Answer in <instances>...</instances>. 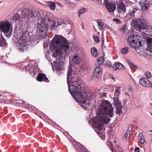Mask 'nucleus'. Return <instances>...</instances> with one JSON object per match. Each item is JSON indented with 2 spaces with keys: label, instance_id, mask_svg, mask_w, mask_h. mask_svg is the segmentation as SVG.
Here are the masks:
<instances>
[{
  "label": "nucleus",
  "instance_id": "obj_39",
  "mask_svg": "<svg viewBox=\"0 0 152 152\" xmlns=\"http://www.w3.org/2000/svg\"><path fill=\"white\" fill-rule=\"evenodd\" d=\"M106 65L107 66L109 67H112V64L110 61L107 62L106 63Z\"/></svg>",
  "mask_w": 152,
  "mask_h": 152
},
{
  "label": "nucleus",
  "instance_id": "obj_12",
  "mask_svg": "<svg viewBox=\"0 0 152 152\" xmlns=\"http://www.w3.org/2000/svg\"><path fill=\"white\" fill-rule=\"evenodd\" d=\"M142 10V11H148L150 5V2L148 0L142 1L140 2Z\"/></svg>",
  "mask_w": 152,
  "mask_h": 152
},
{
  "label": "nucleus",
  "instance_id": "obj_8",
  "mask_svg": "<svg viewBox=\"0 0 152 152\" xmlns=\"http://www.w3.org/2000/svg\"><path fill=\"white\" fill-rule=\"evenodd\" d=\"M140 39V36L134 32H132L128 38V44L130 47L136 49L138 48L137 40Z\"/></svg>",
  "mask_w": 152,
  "mask_h": 152
},
{
  "label": "nucleus",
  "instance_id": "obj_40",
  "mask_svg": "<svg viewBox=\"0 0 152 152\" xmlns=\"http://www.w3.org/2000/svg\"><path fill=\"white\" fill-rule=\"evenodd\" d=\"M139 150L140 148H136L134 150L135 152H140Z\"/></svg>",
  "mask_w": 152,
  "mask_h": 152
},
{
  "label": "nucleus",
  "instance_id": "obj_11",
  "mask_svg": "<svg viewBox=\"0 0 152 152\" xmlns=\"http://www.w3.org/2000/svg\"><path fill=\"white\" fill-rule=\"evenodd\" d=\"M48 21L49 22L50 26H51L52 30L58 26H61L63 23L62 21H55L53 18L48 19Z\"/></svg>",
  "mask_w": 152,
  "mask_h": 152
},
{
  "label": "nucleus",
  "instance_id": "obj_16",
  "mask_svg": "<svg viewBox=\"0 0 152 152\" xmlns=\"http://www.w3.org/2000/svg\"><path fill=\"white\" fill-rule=\"evenodd\" d=\"M26 69L27 70L29 71V72L31 73L32 72L34 75H36L38 71L37 66H32L29 64L26 67Z\"/></svg>",
  "mask_w": 152,
  "mask_h": 152
},
{
  "label": "nucleus",
  "instance_id": "obj_26",
  "mask_svg": "<svg viewBox=\"0 0 152 152\" xmlns=\"http://www.w3.org/2000/svg\"><path fill=\"white\" fill-rule=\"evenodd\" d=\"M146 43L148 47L151 49L152 52V38H148L146 40Z\"/></svg>",
  "mask_w": 152,
  "mask_h": 152
},
{
  "label": "nucleus",
  "instance_id": "obj_3",
  "mask_svg": "<svg viewBox=\"0 0 152 152\" xmlns=\"http://www.w3.org/2000/svg\"><path fill=\"white\" fill-rule=\"evenodd\" d=\"M52 46L54 48L53 53V57L56 58V60L53 61L55 67L52 64V66L53 71L56 70L57 73H61L64 69V63L60 60L67 56L69 54V46L67 40L61 35H56L53 38Z\"/></svg>",
  "mask_w": 152,
  "mask_h": 152
},
{
  "label": "nucleus",
  "instance_id": "obj_9",
  "mask_svg": "<svg viewBox=\"0 0 152 152\" xmlns=\"http://www.w3.org/2000/svg\"><path fill=\"white\" fill-rule=\"evenodd\" d=\"M113 99L114 104L116 108V113L120 114L121 112L122 108L121 102L119 101L118 98L117 97L114 98Z\"/></svg>",
  "mask_w": 152,
  "mask_h": 152
},
{
  "label": "nucleus",
  "instance_id": "obj_2",
  "mask_svg": "<svg viewBox=\"0 0 152 152\" xmlns=\"http://www.w3.org/2000/svg\"><path fill=\"white\" fill-rule=\"evenodd\" d=\"M33 18H35L39 21L36 34L41 37H45L47 36L48 26L45 22V17L42 14L35 10L25 9L21 12V17L16 14L15 15L13 20L17 25L22 26L24 24V22H28Z\"/></svg>",
  "mask_w": 152,
  "mask_h": 152
},
{
  "label": "nucleus",
  "instance_id": "obj_48",
  "mask_svg": "<svg viewBox=\"0 0 152 152\" xmlns=\"http://www.w3.org/2000/svg\"><path fill=\"white\" fill-rule=\"evenodd\" d=\"M2 96V95L0 94V96Z\"/></svg>",
  "mask_w": 152,
  "mask_h": 152
},
{
  "label": "nucleus",
  "instance_id": "obj_6",
  "mask_svg": "<svg viewBox=\"0 0 152 152\" xmlns=\"http://www.w3.org/2000/svg\"><path fill=\"white\" fill-rule=\"evenodd\" d=\"M13 27L12 24L7 20H2L0 22V30L8 37L11 35Z\"/></svg>",
  "mask_w": 152,
  "mask_h": 152
},
{
  "label": "nucleus",
  "instance_id": "obj_35",
  "mask_svg": "<svg viewBox=\"0 0 152 152\" xmlns=\"http://www.w3.org/2000/svg\"><path fill=\"white\" fill-rule=\"evenodd\" d=\"M113 21L116 22L118 24H120L121 23V20L117 18H114L113 19Z\"/></svg>",
  "mask_w": 152,
  "mask_h": 152
},
{
  "label": "nucleus",
  "instance_id": "obj_30",
  "mask_svg": "<svg viewBox=\"0 0 152 152\" xmlns=\"http://www.w3.org/2000/svg\"><path fill=\"white\" fill-rule=\"evenodd\" d=\"M137 40V45H138V48H139V47H141L143 44V41L141 40L140 37V39H139L138 40Z\"/></svg>",
  "mask_w": 152,
  "mask_h": 152
},
{
  "label": "nucleus",
  "instance_id": "obj_23",
  "mask_svg": "<svg viewBox=\"0 0 152 152\" xmlns=\"http://www.w3.org/2000/svg\"><path fill=\"white\" fill-rule=\"evenodd\" d=\"M97 23V26L99 30H103V26L104 22L101 19H98L96 20Z\"/></svg>",
  "mask_w": 152,
  "mask_h": 152
},
{
  "label": "nucleus",
  "instance_id": "obj_22",
  "mask_svg": "<svg viewBox=\"0 0 152 152\" xmlns=\"http://www.w3.org/2000/svg\"><path fill=\"white\" fill-rule=\"evenodd\" d=\"M113 69L115 70L123 69L124 68V66L120 63H116L113 66Z\"/></svg>",
  "mask_w": 152,
  "mask_h": 152
},
{
  "label": "nucleus",
  "instance_id": "obj_10",
  "mask_svg": "<svg viewBox=\"0 0 152 152\" xmlns=\"http://www.w3.org/2000/svg\"><path fill=\"white\" fill-rule=\"evenodd\" d=\"M108 1V0H104L105 5L109 12H113L116 9V6L113 4L109 3Z\"/></svg>",
  "mask_w": 152,
  "mask_h": 152
},
{
  "label": "nucleus",
  "instance_id": "obj_31",
  "mask_svg": "<svg viewBox=\"0 0 152 152\" xmlns=\"http://www.w3.org/2000/svg\"><path fill=\"white\" fill-rule=\"evenodd\" d=\"M121 90L119 88H117L115 90V96H118L120 94Z\"/></svg>",
  "mask_w": 152,
  "mask_h": 152
},
{
  "label": "nucleus",
  "instance_id": "obj_28",
  "mask_svg": "<svg viewBox=\"0 0 152 152\" xmlns=\"http://www.w3.org/2000/svg\"><path fill=\"white\" fill-rule=\"evenodd\" d=\"M7 43L3 37L1 36H0V46H7Z\"/></svg>",
  "mask_w": 152,
  "mask_h": 152
},
{
  "label": "nucleus",
  "instance_id": "obj_27",
  "mask_svg": "<svg viewBox=\"0 0 152 152\" xmlns=\"http://www.w3.org/2000/svg\"><path fill=\"white\" fill-rule=\"evenodd\" d=\"M104 61V58L102 56L100 57L97 59V61L96 63V65L99 66L102 64Z\"/></svg>",
  "mask_w": 152,
  "mask_h": 152
},
{
  "label": "nucleus",
  "instance_id": "obj_46",
  "mask_svg": "<svg viewBox=\"0 0 152 152\" xmlns=\"http://www.w3.org/2000/svg\"><path fill=\"white\" fill-rule=\"evenodd\" d=\"M104 40H103V39H102V46H103V42H104Z\"/></svg>",
  "mask_w": 152,
  "mask_h": 152
},
{
  "label": "nucleus",
  "instance_id": "obj_37",
  "mask_svg": "<svg viewBox=\"0 0 152 152\" xmlns=\"http://www.w3.org/2000/svg\"><path fill=\"white\" fill-rule=\"evenodd\" d=\"M126 26L125 25H124L122 28L120 29V31L122 32H124L126 29Z\"/></svg>",
  "mask_w": 152,
  "mask_h": 152
},
{
  "label": "nucleus",
  "instance_id": "obj_43",
  "mask_svg": "<svg viewBox=\"0 0 152 152\" xmlns=\"http://www.w3.org/2000/svg\"><path fill=\"white\" fill-rule=\"evenodd\" d=\"M150 86L148 88H152V83L150 82V84H149Z\"/></svg>",
  "mask_w": 152,
  "mask_h": 152
},
{
  "label": "nucleus",
  "instance_id": "obj_7",
  "mask_svg": "<svg viewBox=\"0 0 152 152\" xmlns=\"http://www.w3.org/2000/svg\"><path fill=\"white\" fill-rule=\"evenodd\" d=\"M147 23V21L142 18L133 20L132 22L134 27L139 31H140L141 29H145L146 27Z\"/></svg>",
  "mask_w": 152,
  "mask_h": 152
},
{
  "label": "nucleus",
  "instance_id": "obj_33",
  "mask_svg": "<svg viewBox=\"0 0 152 152\" xmlns=\"http://www.w3.org/2000/svg\"><path fill=\"white\" fill-rule=\"evenodd\" d=\"M85 9L84 8H81L78 11V13H79V14L80 15H79V17L80 16V14L84 12L85 11Z\"/></svg>",
  "mask_w": 152,
  "mask_h": 152
},
{
  "label": "nucleus",
  "instance_id": "obj_29",
  "mask_svg": "<svg viewBox=\"0 0 152 152\" xmlns=\"http://www.w3.org/2000/svg\"><path fill=\"white\" fill-rule=\"evenodd\" d=\"M129 48L126 47L122 49L121 53L123 54H126L129 52Z\"/></svg>",
  "mask_w": 152,
  "mask_h": 152
},
{
  "label": "nucleus",
  "instance_id": "obj_45",
  "mask_svg": "<svg viewBox=\"0 0 152 152\" xmlns=\"http://www.w3.org/2000/svg\"><path fill=\"white\" fill-rule=\"evenodd\" d=\"M129 91H132V88L131 87L129 88Z\"/></svg>",
  "mask_w": 152,
  "mask_h": 152
},
{
  "label": "nucleus",
  "instance_id": "obj_47",
  "mask_svg": "<svg viewBox=\"0 0 152 152\" xmlns=\"http://www.w3.org/2000/svg\"><path fill=\"white\" fill-rule=\"evenodd\" d=\"M111 151H112V152H113V150L112 149Z\"/></svg>",
  "mask_w": 152,
  "mask_h": 152
},
{
  "label": "nucleus",
  "instance_id": "obj_24",
  "mask_svg": "<svg viewBox=\"0 0 152 152\" xmlns=\"http://www.w3.org/2000/svg\"><path fill=\"white\" fill-rule=\"evenodd\" d=\"M138 142L141 144H143L145 142L144 137L142 133H140L138 134Z\"/></svg>",
  "mask_w": 152,
  "mask_h": 152
},
{
  "label": "nucleus",
  "instance_id": "obj_34",
  "mask_svg": "<svg viewBox=\"0 0 152 152\" xmlns=\"http://www.w3.org/2000/svg\"><path fill=\"white\" fill-rule=\"evenodd\" d=\"M129 132L127 131L125 134V137L126 139L129 138L130 136V135L131 134L129 133Z\"/></svg>",
  "mask_w": 152,
  "mask_h": 152
},
{
  "label": "nucleus",
  "instance_id": "obj_32",
  "mask_svg": "<svg viewBox=\"0 0 152 152\" xmlns=\"http://www.w3.org/2000/svg\"><path fill=\"white\" fill-rule=\"evenodd\" d=\"M20 102V103H21V104H22V106H23L24 107L28 109H29V105L28 104H26V102L23 101H21Z\"/></svg>",
  "mask_w": 152,
  "mask_h": 152
},
{
  "label": "nucleus",
  "instance_id": "obj_21",
  "mask_svg": "<svg viewBox=\"0 0 152 152\" xmlns=\"http://www.w3.org/2000/svg\"><path fill=\"white\" fill-rule=\"evenodd\" d=\"M75 148L76 150L79 152H89L84 146L79 143H77L75 145Z\"/></svg>",
  "mask_w": 152,
  "mask_h": 152
},
{
  "label": "nucleus",
  "instance_id": "obj_19",
  "mask_svg": "<svg viewBox=\"0 0 152 152\" xmlns=\"http://www.w3.org/2000/svg\"><path fill=\"white\" fill-rule=\"evenodd\" d=\"M139 11V9L137 8H132L129 11V15L131 18H134L135 17V14L138 13Z\"/></svg>",
  "mask_w": 152,
  "mask_h": 152
},
{
  "label": "nucleus",
  "instance_id": "obj_14",
  "mask_svg": "<svg viewBox=\"0 0 152 152\" xmlns=\"http://www.w3.org/2000/svg\"><path fill=\"white\" fill-rule=\"evenodd\" d=\"M117 10L119 13L122 14L124 13L126 10V7L125 5L123 3H121L118 4L117 7Z\"/></svg>",
  "mask_w": 152,
  "mask_h": 152
},
{
  "label": "nucleus",
  "instance_id": "obj_25",
  "mask_svg": "<svg viewBox=\"0 0 152 152\" xmlns=\"http://www.w3.org/2000/svg\"><path fill=\"white\" fill-rule=\"evenodd\" d=\"M91 52L92 55L94 57H98V55L97 53V50L95 47L92 48L91 50Z\"/></svg>",
  "mask_w": 152,
  "mask_h": 152
},
{
  "label": "nucleus",
  "instance_id": "obj_36",
  "mask_svg": "<svg viewBox=\"0 0 152 152\" xmlns=\"http://www.w3.org/2000/svg\"><path fill=\"white\" fill-rule=\"evenodd\" d=\"M93 39L94 40L97 42H99V37L98 36L94 35L93 37Z\"/></svg>",
  "mask_w": 152,
  "mask_h": 152
},
{
  "label": "nucleus",
  "instance_id": "obj_4",
  "mask_svg": "<svg viewBox=\"0 0 152 152\" xmlns=\"http://www.w3.org/2000/svg\"><path fill=\"white\" fill-rule=\"evenodd\" d=\"M72 69L69 66L67 73V83L69 90L74 99L84 109L86 110V106L90 105L91 99L87 97L86 89L83 85L80 83V81L74 80L72 77Z\"/></svg>",
  "mask_w": 152,
  "mask_h": 152
},
{
  "label": "nucleus",
  "instance_id": "obj_50",
  "mask_svg": "<svg viewBox=\"0 0 152 152\" xmlns=\"http://www.w3.org/2000/svg\"><path fill=\"white\" fill-rule=\"evenodd\" d=\"M76 48H78V47H76Z\"/></svg>",
  "mask_w": 152,
  "mask_h": 152
},
{
  "label": "nucleus",
  "instance_id": "obj_15",
  "mask_svg": "<svg viewBox=\"0 0 152 152\" xmlns=\"http://www.w3.org/2000/svg\"><path fill=\"white\" fill-rule=\"evenodd\" d=\"M140 83L142 86L146 87H148L150 86V82L148 79L145 77H143L140 80Z\"/></svg>",
  "mask_w": 152,
  "mask_h": 152
},
{
  "label": "nucleus",
  "instance_id": "obj_44",
  "mask_svg": "<svg viewBox=\"0 0 152 152\" xmlns=\"http://www.w3.org/2000/svg\"><path fill=\"white\" fill-rule=\"evenodd\" d=\"M129 66L130 67H132L134 66V65L132 64H130Z\"/></svg>",
  "mask_w": 152,
  "mask_h": 152
},
{
  "label": "nucleus",
  "instance_id": "obj_49",
  "mask_svg": "<svg viewBox=\"0 0 152 152\" xmlns=\"http://www.w3.org/2000/svg\"><path fill=\"white\" fill-rule=\"evenodd\" d=\"M150 132H152V130L150 131Z\"/></svg>",
  "mask_w": 152,
  "mask_h": 152
},
{
  "label": "nucleus",
  "instance_id": "obj_1",
  "mask_svg": "<svg viewBox=\"0 0 152 152\" xmlns=\"http://www.w3.org/2000/svg\"><path fill=\"white\" fill-rule=\"evenodd\" d=\"M113 110V108L110 103L107 100H104L98 107L97 116L89 121V124H91L94 131L103 140L105 138L103 124L109 123L110 120L109 117H112Z\"/></svg>",
  "mask_w": 152,
  "mask_h": 152
},
{
  "label": "nucleus",
  "instance_id": "obj_20",
  "mask_svg": "<svg viewBox=\"0 0 152 152\" xmlns=\"http://www.w3.org/2000/svg\"><path fill=\"white\" fill-rule=\"evenodd\" d=\"M37 79L38 81H45L46 82H48V80L46 77V76L42 74H39L37 76Z\"/></svg>",
  "mask_w": 152,
  "mask_h": 152
},
{
  "label": "nucleus",
  "instance_id": "obj_17",
  "mask_svg": "<svg viewBox=\"0 0 152 152\" xmlns=\"http://www.w3.org/2000/svg\"><path fill=\"white\" fill-rule=\"evenodd\" d=\"M37 2L41 4L48 6L52 10H54L55 9L56 5L54 2L47 1L45 2V4H42L38 1H37Z\"/></svg>",
  "mask_w": 152,
  "mask_h": 152
},
{
  "label": "nucleus",
  "instance_id": "obj_13",
  "mask_svg": "<svg viewBox=\"0 0 152 152\" xmlns=\"http://www.w3.org/2000/svg\"><path fill=\"white\" fill-rule=\"evenodd\" d=\"M102 69L99 66H96L93 72L94 77H100L102 74Z\"/></svg>",
  "mask_w": 152,
  "mask_h": 152
},
{
  "label": "nucleus",
  "instance_id": "obj_41",
  "mask_svg": "<svg viewBox=\"0 0 152 152\" xmlns=\"http://www.w3.org/2000/svg\"><path fill=\"white\" fill-rule=\"evenodd\" d=\"M81 26L83 29L84 30L85 29V25L84 23H83L81 24Z\"/></svg>",
  "mask_w": 152,
  "mask_h": 152
},
{
  "label": "nucleus",
  "instance_id": "obj_5",
  "mask_svg": "<svg viewBox=\"0 0 152 152\" xmlns=\"http://www.w3.org/2000/svg\"><path fill=\"white\" fill-rule=\"evenodd\" d=\"M14 37L18 40L17 48L20 52H23L24 50L27 49V42L29 38V34L27 29L23 30H19L15 32Z\"/></svg>",
  "mask_w": 152,
  "mask_h": 152
},
{
  "label": "nucleus",
  "instance_id": "obj_18",
  "mask_svg": "<svg viewBox=\"0 0 152 152\" xmlns=\"http://www.w3.org/2000/svg\"><path fill=\"white\" fill-rule=\"evenodd\" d=\"M82 60V58L80 55H74L72 59L73 62L76 64H79Z\"/></svg>",
  "mask_w": 152,
  "mask_h": 152
},
{
  "label": "nucleus",
  "instance_id": "obj_42",
  "mask_svg": "<svg viewBox=\"0 0 152 152\" xmlns=\"http://www.w3.org/2000/svg\"><path fill=\"white\" fill-rule=\"evenodd\" d=\"M116 152H124V151L122 149H120L119 150H117V151Z\"/></svg>",
  "mask_w": 152,
  "mask_h": 152
},
{
  "label": "nucleus",
  "instance_id": "obj_38",
  "mask_svg": "<svg viewBox=\"0 0 152 152\" xmlns=\"http://www.w3.org/2000/svg\"><path fill=\"white\" fill-rule=\"evenodd\" d=\"M146 76L148 78H150L151 77V75L150 72H147L145 73Z\"/></svg>",
  "mask_w": 152,
  "mask_h": 152
}]
</instances>
